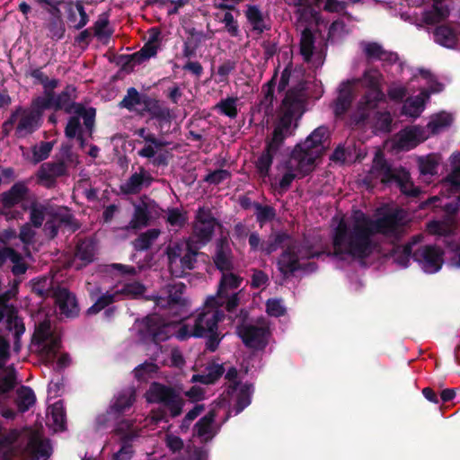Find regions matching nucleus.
Instances as JSON below:
<instances>
[{"instance_id": "f257e3e1", "label": "nucleus", "mask_w": 460, "mask_h": 460, "mask_svg": "<svg viewBox=\"0 0 460 460\" xmlns=\"http://www.w3.org/2000/svg\"><path fill=\"white\" fill-rule=\"evenodd\" d=\"M377 218L373 219L358 210L353 217L351 226L343 220L334 228L332 234L333 255H348L358 261H365L375 251L373 236L382 234L399 237L403 228V216L401 209L376 210Z\"/></svg>"}, {"instance_id": "f03ea898", "label": "nucleus", "mask_w": 460, "mask_h": 460, "mask_svg": "<svg viewBox=\"0 0 460 460\" xmlns=\"http://www.w3.org/2000/svg\"><path fill=\"white\" fill-rule=\"evenodd\" d=\"M308 100L307 82L300 81L286 92L282 100L283 112L270 138L280 146L292 135L291 126L296 116L301 117Z\"/></svg>"}, {"instance_id": "7ed1b4c3", "label": "nucleus", "mask_w": 460, "mask_h": 460, "mask_svg": "<svg viewBox=\"0 0 460 460\" xmlns=\"http://www.w3.org/2000/svg\"><path fill=\"white\" fill-rule=\"evenodd\" d=\"M383 75L375 68L366 70L363 74V84L366 88L356 109L349 118V125L353 128H364L370 119V114L378 109L381 102H385V94L382 91Z\"/></svg>"}, {"instance_id": "20e7f679", "label": "nucleus", "mask_w": 460, "mask_h": 460, "mask_svg": "<svg viewBox=\"0 0 460 460\" xmlns=\"http://www.w3.org/2000/svg\"><path fill=\"white\" fill-rule=\"evenodd\" d=\"M328 133L327 127L320 126L292 150L291 162H296V169L303 175H307L314 170L316 159L323 154V143L328 138Z\"/></svg>"}, {"instance_id": "39448f33", "label": "nucleus", "mask_w": 460, "mask_h": 460, "mask_svg": "<svg viewBox=\"0 0 460 460\" xmlns=\"http://www.w3.org/2000/svg\"><path fill=\"white\" fill-rule=\"evenodd\" d=\"M224 316L222 311L212 306L200 312L195 318L190 335L195 338H206V349L210 352L217 349L224 337L218 332V323Z\"/></svg>"}, {"instance_id": "423d86ee", "label": "nucleus", "mask_w": 460, "mask_h": 460, "mask_svg": "<svg viewBox=\"0 0 460 460\" xmlns=\"http://www.w3.org/2000/svg\"><path fill=\"white\" fill-rule=\"evenodd\" d=\"M76 98V88L72 84H67L60 93H54L53 109L64 111L67 114L74 113L81 116L84 126L89 132V137H92L95 126L96 109L85 108L83 103L75 102Z\"/></svg>"}, {"instance_id": "0eeeda50", "label": "nucleus", "mask_w": 460, "mask_h": 460, "mask_svg": "<svg viewBox=\"0 0 460 460\" xmlns=\"http://www.w3.org/2000/svg\"><path fill=\"white\" fill-rule=\"evenodd\" d=\"M146 400L151 403L162 404L170 413L171 418H176L182 413L185 400L172 386L159 382H153L146 392Z\"/></svg>"}, {"instance_id": "6e6552de", "label": "nucleus", "mask_w": 460, "mask_h": 460, "mask_svg": "<svg viewBox=\"0 0 460 460\" xmlns=\"http://www.w3.org/2000/svg\"><path fill=\"white\" fill-rule=\"evenodd\" d=\"M399 173L400 168H393L385 155L378 152L376 154L373 164L363 181L368 188H373L377 181L384 185H391L395 182Z\"/></svg>"}, {"instance_id": "1a4fd4ad", "label": "nucleus", "mask_w": 460, "mask_h": 460, "mask_svg": "<svg viewBox=\"0 0 460 460\" xmlns=\"http://www.w3.org/2000/svg\"><path fill=\"white\" fill-rule=\"evenodd\" d=\"M186 285L182 282L168 284L166 286L167 297L161 296H152L146 297V300H152L155 305L163 308L177 309L181 312L189 306V300L184 296Z\"/></svg>"}, {"instance_id": "9d476101", "label": "nucleus", "mask_w": 460, "mask_h": 460, "mask_svg": "<svg viewBox=\"0 0 460 460\" xmlns=\"http://www.w3.org/2000/svg\"><path fill=\"white\" fill-rule=\"evenodd\" d=\"M236 332L243 343L249 349L262 350L268 345L270 332L266 325L243 323L237 326Z\"/></svg>"}, {"instance_id": "9b49d317", "label": "nucleus", "mask_w": 460, "mask_h": 460, "mask_svg": "<svg viewBox=\"0 0 460 460\" xmlns=\"http://www.w3.org/2000/svg\"><path fill=\"white\" fill-rule=\"evenodd\" d=\"M217 225L216 218L210 210L199 208L197 211L193 231L190 238H193L196 244L201 246L207 244L213 236Z\"/></svg>"}, {"instance_id": "f8f14e48", "label": "nucleus", "mask_w": 460, "mask_h": 460, "mask_svg": "<svg viewBox=\"0 0 460 460\" xmlns=\"http://www.w3.org/2000/svg\"><path fill=\"white\" fill-rule=\"evenodd\" d=\"M444 252L437 245L420 246L413 252L412 259L426 273L438 272L444 262Z\"/></svg>"}, {"instance_id": "ddd939ff", "label": "nucleus", "mask_w": 460, "mask_h": 460, "mask_svg": "<svg viewBox=\"0 0 460 460\" xmlns=\"http://www.w3.org/2000/svg\"><path fill=\"white\" fill-rule=\"evenodd\" d=\"M67 175V165L63 160L41 164L37 171V183L47 188L54 189L57 179Z\"/></svg>"}, {"instance_id": "4468645a", "label": "nucleus", "mask_w": 460, "mask_h": 460, "mask_svg": "<svg viewBox=\"0 0 460 460\" xmlns=\"http://www.w3.org/2000/svg\"><path fill=\"white\" fill-rule=\"evenodd\" d=\"M141 332L145 339L157 345L167 341L171 336L169 325L157 315H148L144 319V328Z\"/></svg>"}, {"instance_id": "2eb2a0df", "label": "nucleus", "mask_w": 460, "mask_h": 460, "mask_svg": "<svg viewBox=\"0 0 460 460\" xmlns=\"http://www.w3.org/2000/svg\"><path fill=\"white\" fill-rule=\"evenodd\" d=\"M53 298L62 315L67 318L78 316L80 309L76 297L66 288L58 286Z\"/></svg>"}, {"instance_id": "dca6fc26", "label": "nucleus", "mask_w": 460, "mask_h": 460, "mask_svg": "<svg viewBox=\"0 0 460 460\" xmlns=\"http://www.w3.org/2000/svg\"><path fill=\"white\" fill-rule=\"evenodd\" d=\"M154 181L151 176L143 166L138 168L130 177L119 186L120 192L124 195H137L141 192L144 187H149Z\"/></svg>"}, {"instance_id": "f3484780", "label": "nucleus", "mask_w": 460, "mask_h": 460, "mask_svg": "<svg viewBox=\"0 0 460 460\" xmlns=\"http://www.w3.org/2000/svg\"><path fill=\"white\" fill-rule=\"evenodd\" d=\"M212 259L216 268L221 272L231 271L234 269L233 252L226 237L217 240Z\"/></svg>"}, {"instance_id": "a211bd4d", "label": "nucleus", "mask_w": 460, "mask_h": 460, "mask_svg": "<svg viewBox=\"0 0 460 460\" xmlns=\"http://www.w3.org/2000/svg\"><path fill=\"white\" fill-rule=\"evenodd\" d=\"M65 10L66 20L73 29L79 31L89 22V16L85 12L83 0L66 1Z\"/></svg>"}, {"instance_id": "6ab92c4d", "label": "nucleus", "mask_w": 460, "mask_h": 460, "mask_svg": "<svg viewBox=\"0 0 460 460\" xmlns=\"http://www.w3.org/2000/svg\"><path fill=\"white\" fill-rule=\"evenodd\" d=\"M282 146L266 139L265 147L258 157L255 166L259 175L266 178L270 175V171L273 163L274 156L278 154Z\"/></svg>"}, {"instance_id": "aec40b11", "label": "nucleus", "mask_w": 460, "mask_h": 460, "mask_svg": "<svg viewBox=\"0 0 460 460\" xmlns=\"http://www.w3.org/2000/svg\"><path fill=\"white\" fill-rule=\"evenodd\" d=\"M158 49V44H153L152 42H146L141 49L131 55L121 56V58L125 59L122 64L124 70H132L137 65H140L146 60L153 58L156 55Z\"/></svg>"}, {"instance_id": "412c9836", "label": "nucleus", "mask_w": 460, "mask_h": 460, "mask_svg": "<svg viewBox=\"0 0 460 460\" xmlns=\"http://www.w3.org/2000/svg\"><path fill=\"white\" fill-rule=\"evenodd\" d=\"M277 265L279 272L285 278L292 276L296 271L302 269L298 257L294 252V247H290L288 243L279 255Z\"/></svg>"}, {"instance_id": "4be33fe9", "label": "nucleus", "mask_w": 460, "mask_h": 460, "mask_svg": "<svg viewBox=\"0 0 460 460\" xmlns=\"http://www.w3.org/2000/svg\"><path fill=\"white\" fill-rule=\"evenodd\" d=\"M29 192L24 181L15 182L7 191L0 195V202L4 209H11L22 201Z\"/></svg>"}, {"instance_id": "5701e85b", "label": "nucleus", "mask_w": 460, "mask_h": 460, "mask_svg": "<svg viewBox=\"0 0 460 460\" xmlns=\"http://www.w3.org/2000/svg\"><path fill=\"white\" fill-rule=\"evenodd\" d=\"M244 15L247 22L252 26V31L261 35L265 31L270 30V24L266 22L265 16L260 6L255 4H247Z\"/></svg>"}, {"instance_id": "b1692460", "label": "nucleus", "mask_w": 460, "mask_h": 460, "mask_svg": "<svg viewBox=\"0 0 460 460\" xmlns=\"http://www.w3.org/2000/svg\"><path fill=\"white\" fill-rule=\"evenodd\" d=\"M434 41L447 49H455L458 45L457 31L447 24L437 26L433 31Z\"/></svg>"}, {"instance_id": "393cba45", "label": "nucleus", "mask_w": 460, "mask_h": 460, "mask_svg": "<svg viewBox=\"0 0 460 460\" xmlns=\"http://www.w3.org/2000/svg\"><path fill=\"white\" fill-rule=\"evenodd\" d=\"M354 99L353 90L349 82L342 83L339 89V94L334 101L333 112L337 118H341L349 110Z\"/></svg>"}, {"instance_id": "a878e982", "label": "nucleus", "mask_w": 460, "mask_h": 460, "mask_svg": "<svg viewBox=\"0 0 460 460\" xmlns=\"http://www.w3.org/2000/svg\"><path fill=\"white\" fill-rule=\"evenodd\" d=\"M186 250V243L174 242L170 243L165 249V254L168 260V268L172 277L182 278V270H180L178 264Z\"/></svg>"}, {"instance_id": "bb28decb", "label": "nucleus", "mask_w": 460, "mask_h": 460, "mask_svg": "<svg viewBox=\"0 0 460 460\" xmlns=\"http://www.w3.org/2000/svg\"><path fill=\"white\" fill-rule=\"evenodd\" d=\"M40 119H41L31 111L23 108V111L21 113L20 120L15 128L16 137H22L36 131L40 126Z\"/></svg>"}, {"instance_id": "cd10ccee", "label": "nucleus", "mask_w": 460, "mask_h": 460, "mask_svg": "<svg viewBox=\"0 0 460 460\" xmlns=\"http://www.w3.org/2000/svg\"><path fill=\"white\" fill-rule=\"evenodd\" d=\"M200 248V245L195 243L193 238H189L187 240L186 250L184 251L178 264L180 270H182V278L186 276L187 270H191L195 268L197 257L200 254L199 252Z\"/></svg>"}, {"instance_id": "c85d7f7f", "label": "nucleus", "mask_w": 460, "mask_h": 460, "mask_svg": "<svg viewBox=\"0 0 460 460\" xmlns=\"http://www.w3.org/2000/svg\"><path fill=\"white\" fill-rule=\"evenodd\" d=\"M96 244L92 239L80 240L75 246V255L82 262V266H87L94 261Z\"/></svg>"}, {"instance_id": "c756f323", "label": "nucleus", "mask_w": 460, "mask_h": 460, "mask_svg": "<svg viewBox=\"0 0 460 460\" xmlns=\"http://www.w3.org/2000/svg\"><path fill=\"white\" fill-rule=\"evenodd\" d=\"M143 111L147 112L153 119H156L161 121H166L170 119V109L163 105L161 101L151 98L145 94V100L143 102Z\"/></svg>"}, {"instance_id": "7c9ffc66", "label": "nucleus", "mask_w": 460, "mask_h": 460, "mask_svg": "<svg viewBox=\"0 0 460 460\" xmlns=\"http://www.w3.org/2000/svg\"><path fill=\"white\" fill-rule=\"evenodd\" d=\"M30 223L35 228L41 227L45 217L49 216L52 217L53 208L47 203H40L34 200L30 205Z\"/></svg>"}, {"instance_id": "2f4dec72", "label": "nucleus", "mask_w": 460, "mask_h": 460, "mask_svg": "<svg viewBox=\"0 0 460 460\" xmlns=\"http://www.w3.org/2000/svg\"><path fill=\"white\" fill-rule=\"evenodd\" d=\"M416 243V237H413L412 242H409L404 245H395L390 252L394 261L402 268H407L411 258L412 259V254L414 252L412 250V246Z\"/></svg>"}, {"instance_id": "473e14b6", "label": "nucleus", "mask_w": 460, "mask_h": 460, "mask_svg": "<svg viewBox=\"0 0 460 460\" xmlns=\"http://www.w3.org/2000/svg\"><path fill=\"white\" fill-rule=\"evenodd\" d=\"M217 417V412L215 410H210L205 416L200 418L196 424L194 425V434L202 438L205 442L208 441L212 438L213 435L209 437H206L209 435L212 431V425L215 422V419Z\"/></svg>"}, {"instance_id": "72a5a7b5", "label": "nucleus", "mask_w": 460, "mask_h": 460, "mask_svg": "<svg viewBox=\"0 0 460 460\" xmlns=\"http://www.w3.org/2000/svg\"><path fill=\"white\" fill-rule=\"evenodd\" d=\"M33 460H47L51 455V447L49 440L33 437L28 443Z\"/></svg>"}, {"instance_id": "f704fd0d", "label": "nucleus", "mask_w": 460, "mask_h": 460, "mask_svg": "<svg viewBox=\"0 0 460 460\" xmlns=\"http://www.w3.org/2000/svg\"><path fill=\"white\" fill-rule=\"evenodd\" d=\"M134 391H123L119 394L114 402L110 406L111 411L113 412L115 418L123 414L128 410L135 402Z\"/></svg>"}, {"instance_id": "c9c22d12", "label": "nucleus", "mask_w": 460, "mask_h": 460, "mask_svg": "<svg viewBox=\"0 0 460 460\" xmlns=\"http://www.w3.org/2000/svg\"><path fill=\"white\" fill-rule=\"evenodd\" d=\"M394 183L404 195L416 198L420 193V189L415 187L413 182L411 181L409 172L402 167H400V173Z\"/></svg>"}, {"instance_id": "e433bc0d", "label": "nucleus", "mask_w": 460, "mask_h": 460, "mask_svg": "<svg viewBox=\"0 0 460 460\" xmlns=\"http://www.w3.org/2000/svg\"><path fill=\"white\" fill-rule=\"evenodd\" d=\"M242 281L243 279L234 273L230 271L222 272L217 295L220 297L227 296L228 290L238 288Z\"/></svg>"}, {"instance_id": "4c0bfd02", "label": "nucleus", "mask_w": 460, "mask_h": 460, "mask_svg": "<svg viewBox=\"0 0 460 460\" xmlns=\"http://www.w3.org/2000/svg\"><path fill=\"white\" fill-rule=\"evenodd\" d=\"M314 49V36L309 28L303 30L300 40V54L302 55L304 61L309 63L312 60V57Z\"/></svg>"}, {"instance_id": "58836bf2", "label": "nucleus", "mask_w": 460, "mask_h": 460, "mask_svg": "<svg viewBox=\"0 0 460 460\" xmlns=\"http://www.w3.org/2000/svg\"><path fill=\"white\" fill-rule=\"evenodd\" d=\"M36 396L33 390L29 386L22 385L17 391L16 405L20 412H25L34 405Z\"/></svg>"}, {"instance_id": "ea45409f", "label": "nucleus", "mask_w": 460, "mask_h": 460, "mask_svg": "<svg viewBox=\"0 0 460 460\" xmlns=\"http://www.w3.org/2000/svg\"><path fill=\"white\" fill-rule=\"evenodd\" d=\"M372 116L374 120V127L377 130L385 133L391 132L393 118L388 111H380L376 109L371 112L369 119H371ZM369 122L370 120H368V122L364 127H366Z\"/></svg>"}, {"instance_id": "a19ab883", "label": "nucleus", "mask_w": 460, "mask_h": 460, "mask_svg": "<svg viewBox=\"0 0 460 460\" xmlns=\"http://www.w3.org/2000/svg\"><path fill=\"white\" fill-rule=\"evenodd\" d=\"M48 31V36L53 40H59L65 37L66 24L62 16L49 17L45 23Z\"/></svg>"}, {"instance_id": "79ce46f5", "label": "nucleus", "mask_w": 460, "mask_h": 460, "mask_svg": "<svg viewBox=\"0 0 460 460\" xmlns=\"http://www.w3.org/2000/svg\"><path fill=\"white\" fill-rule=\"evenodd\" d=\"M150 221V213L148 206L146 202H142L134 207L133 217L130 221V226L137 229L146 227L148 226Z\"/></svg>"}, {"instance_id": "37998d69", "label": "nucleus", "mask_w": 460, "mask_h": 460, "mask_svg": "<svg viewBox=\"0 0 460 460\" xmlns=\"http://www.w3.org/2000/svg\"><path fill=\"white\" fill-rule=\"evenodd\" d=\"M290 247H294V252L300 260H309L313 258H318L323 252H314L313 245L308 241L299 242L297 240L292 241L288 243Z\"/></svg>"}, {"instance_id": "c03bdc74", "label": "nucleus", "mask_w": 460, "mask_h": 460, "mask_svg": "<svg viewBox=\"0 0 460 460\" xmlns=\"http://www.w3.org/2000/svg\"><path fill=\"white\" fill-rule=\"evenodd\" d=\"M119 299L117 290L114 292L107 291L102 294L94 304L87 309V314L93 315L100 313L102 310L109 307Z\"/></svg>"}, {"instance_id": "a18cd8bd", "label": "nucleus", "mask_w": 460, "mask_h": 460, "mask_svg": "<svg viewBox=\"0 0 460 460\" xmlns=\"http://www.w3.org/2000/svg\"><path fill=\"white\" fill-rule=\"evenodd\" d=\"M56 288L57 287H54L52 279L47 277L33 281L31 288L32 292L41 298L53 297Z\"/></svg>"}, {"instance_id": "49530a36", "label": "nucleus", "mask_w": 460, "mask_h": 460, "mask_svg": "<svg viewBox=\"0 0 460 460\" xmlns=\"http://www.w3.org/2000/svg\"><path fill=\"white\" fill-rule=\"evenodd\" d=\"M237 102V97L221 99L220 102L213 107V110L217 111L220 114L230 119H235L238 115Z\"/></svg>"}, {"instance_id": "de8ad7c7", "label": "nucleus", "mask_w": 460, "mask_h": 460, "mask_svg": "<svg viewBox=\"0 0 460 460\" xmlns=\"http://www.w3.org/2000/svg\"><path fill=\"white\" fill-rule=\"evenodd\" d=\"M160 231L155 228L148 229L146 232L140 234L137 238L133 242V245L136 251H146L148 250L153 243L158 238Z\"/></svg>"}, {"instance_id": "09e8293b", "label": "nucleus", "mask_w": 460, "mask_h": 460, "mask_svg": "<svg viewBox=\"0 0 460 460\" xmlns=\"http://www.w3.org/2000/svg\"><path fill=\"white\" fill-rule=\"evenodd\" d=\"M348 2L344 0H326L323 5V10L332 13H340L348 21H358L350 13L346 11Z\"/></svg>"}, {"instance_id": "8fccbe9b", "label": "nucleus", "mask_w": 460, "mask_h": 460, "mask_svg": "<svg viewBox=\"0 0 460 460\" xmlns=\"http://www.w3.org/2000/svg\"><path fill=\"white\" fill-rule=\"evenodd\" d=\"M424 99L420 96H416L413 99H407L402 107L401 113L402 115L416 119L420 116L424 110Z\"/></svg>"}, {"instance_id": "3c124183", "label": "nucleus", "mask_w": 460, "mask_h": 460, "mask_svg": "<svg viewBox=\"0 0 460 460\" xmlns=\"http://www.w3.org/2000/svg\"><path fill=\"white\" fill-rule=\"evenodd\" d=\"M146 286L139 281L125 283L120 289H117L119 296H123L130 299H137L146 292Z\"/></svg>"}, {"instance_id": "603ef678", "label": "nucleus", "mask_w": 460, "mask_h": 460, "mask_svg": "<svg viewBox=\"0 0 460 460\" xmlns=\"http://www.w3.org/2000/svg\"><path fill=\"white\" fill-rule=\"evenodd\" d=\"M252 388L253 387L252 384H244L240 388L236 396L235 404L234 406V411L236 415L241 413L246 407L251 404Z\"/></svg>"}, {"instance_id": "864d4df0", "label": "nucleus", "mask_w": 460, "mask_h": 460, "mask_svg": "<svg viewBox=\"0 0 460 460\" xmlns=\"http://www.w3.org/2000/svg\"><path fill=\"white\" fill-rule=\"evenodd\" d=\"M252 207L255 209L256 221L261 226L275 219L277 213L272 206L254 202Z\"/></svg>"}, {"instance_id": "5fc2aeb1", "label": "nucleus", "mask_w": 460, "mask_h": 460, "mask_svg": "<svg viewBox=\"0 0 460 460\" xmlns=\"http://www.w3.org/2000/svg\"><path fill=\"white\" fill-rule=\"evenodd\" d=\"M144 100L145 94L141 95L135 87H129L127 90V94L119 102V107L133 111L136 105H143Z\"/></svg>"}, {"instance_id": "6e6d98bb", "label": "nucleus", "mask_w": 460, "mask_h": 460, "mask_svg": "<svg viewBox=\"0 0 460 460\" xmlns=\"http://www.w3.org/2000/svg\"><path fill=\"white\" fill-rule=\"evenodd\" d=\"M53 96L49 93L43 96H38L32 100L29 110L41 119L45 110L53 109Z\"/></svg>"}, {"instance_id": "4d7b16f0", "label": "nucleus", "mask_w": 460, "mask_h": 460, "mask_svg": "<svg viewBox=\"0 0 460 460\" xmlns=\"http://www.w3.org/2000/svg\"><path fill=\"white\" fill-rule=\"evenodd\" d=\"M452 121V116L448 113L443 112L437 114L435 117H433L431 120L428 123L427 128L431 134L436 135L441 129L450 126Z\"/></svg>"}, {"instance_id": "13d9d810", "label": "nucleus", "mask_w": 460, "mask_h": 460, "mask_svg": "<svg viewBox=\"0 0 460 460\" xmlns=\"http://www.w3.org/2000/svg\"><path fill=\"white\" fill-rule=\"evenodd\" d=\"M109 20L105 16H100L93 23V30L94 36L100 40H108L111 37L113 31L109 29Z\"/></svg>"}, {"instance_id": "bf43d9fd", "label": "nucleus", "mask_w": 460, "mask_h": 460, "mask_svg": "<svg viewBox=\"0 0 460 460\" xmlns=\"http://www.w3.org/2000/svg\"><path fill=\"white\" fill-rule=\"evenodd\" d=\"M296 162H291V158L286 164V168L288 171L287 172L284 173V175L282 176L279 182V188L281 192L287 191L290 188L293 181L296 179V175L294 173V171L301 172L299 170L296 169Z\"/></svg>"}, {"instance_id": "052dcab7", "label": "nucleus", "mask_w": 460, "mask_h": 460, "mask_svg": "<svg viewBox=\"0 0 460 460\" xmlns=\"http://www.w3.org/2000/svg\"><path fill=\"white\" fill-rule=\"evenodd\" d=\"M80 118H82V117L75 114L74 116H71L68 119V121L65 128V135L67 138L73 139L77 135H79L84 131L89 134V132L85 128L84 130V128L81 125V122H80Z\"/></svg>"}, {"instance_id": "680f3d73", "label": "nucleus", "mask_w": 460, "mask_h": 460, "mask_svg": "<svg viewBox=\"0 0 460 460\" xmlns=\"http://www.w3.org/2000/svg\"><path fill=\"white\" fill-rule=\"evenodd\" d=\"M53 148V143L49 141H41L40 145L32 147V158L35 164L46 160Z\"/></svg>"}, {"instance_id": "e2e57ef3", "label": "nucleus", "mask_w": 460, "mask_h": 460, "mask_svg": "<svg viewBox=\"0 0 460 460\" xmlns=\"http://www.w3.org/2000/svg\"><path fill=\"white\" fill-rule=\"evenodd\" d=\"M50 17L62 16L60 6L66 4V0H35Z\"/></svg>"}, {"instance_id": "0e129e2a", "label": "nucleus", "mask_w": 460, "mask_h": 460, "mask_svg": "<svg viewBox=\"0 0 460 460\" xmlns=\"http://www.w3.org/2000/svg\"><path fill=\"white\" fill-rule=\"evenodd\" d=\"M7 329L9 331H14V346H17L18 341L20 340V337L25 332V326L21 318H19L16 315L9 314L7 317Z\"/></svg>"}, {"instance_id": "69168bd1", "label": "nucleus", "mask_w": 460, "mask_h": 460, "mask_svg": "<svg viewBox=\"0 0 460 460\" xmlns=\"http://www.w3.org/2000/svg\"><path fill=\"white\" fill-rule=\"evenodd\" d=\"M158 371V366L153 362H144L134 369V376L139 381H144Z\"/></svg>"}, {"instance_id": "338daca9", "label": "nucleus", "mask_w": 460, "mask_h": 460, "mask_svg": "<svg viewBox=\"0 0 460 460\" xmlns=\"http://www.w3.org/2000/svg\"><path fill=\"white\" fill-rule=\"evenodd\" d=\"M52 217L58 220L60 227L62 226H67L72 233H75L80 228V224L70 213L61 215L53 210Z\"/></svg>"}, {"instance_id": "774afa93", "label": "nucleus", "mask_w": 460, "mask_h": 460, "mask_svg": "<svg viewBox=\"0 0 460 460\" xmlns=\"http://www.w3.org/2000/svg\"><path fill=\"white\" fill-rule=\"evenodd\" d=\"M383 51V46L377 42H367L364 44L363 52L368 60L380 61Z\"/></svg>"}]
</instances>
